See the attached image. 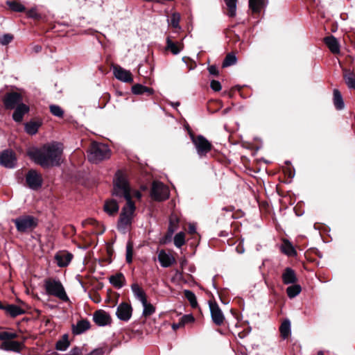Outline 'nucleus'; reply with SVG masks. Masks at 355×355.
Wrapping results in <instances>:
<instances>
[{
	"label": "nucleus",
	"mask_w": 355,
	"mask_h": 355,
	"mask_svg": "<svg viewBox=\"0 0 355 355\" xmlns=\"http://www.w3.org/2000/svg\"><path fill=\"white\" fill-rule=\"evenodd\" d=\"M112 195L123 198L126 200V205L122 208L117 223V229L125 233L132 224L136 207L132 200L128 181L125 175L120 171L116 172L114 178Z\"/></svg>",
	"instance_id": "1"
},
{
	"label": "nucleus",
	"mask_w": 355,
	"mask_h": 355,
	"mask_svg": "<svg viewBox=\"0 0 355 355\" xmlns=\"http://www.w3.org/2000/svg\"><path fill=\"white\" fill-rule=\"evenodd\" d=\"M62 153L61 144L52 143L45 144L40 148H35L29 150L28 155L36 164L46 168L59 165Z\"/></svg>",
	"instance_id": "2"
},
{
	"label": "nucleus",
	"mask_w": 355,
	"mask_h": 355,
	"mask_svg": "<svg viewBox=\"0 0 355 355\" xmlns=\"http://www.w3.org/2000/svg\"><path fill=\"white\" fill-rule=\"evenodd\" d=\"M44 288L47 295L54 296L64 302L69 301L65 289L59 279L52 278L44 279Z\"/></svg>",
	"instance_id": "3"
},
{
	"label": "nucleus",
	"mask_w": 355,
	"mask_h": 355,
	"mask_svg": "<svg viewBox=\"0 0 355 355\" xmlns=\"http://www.w3.org/2000/svg\"><path fill=\"white\" fill-rule=\"evenodd\" d=\"M87 156L90 162L97 164L110 157V150L105 144L93 142L88 150Z\"/></svg>",
	"instance_id": "4"
},
{
	"label": "nucleus",
	"mask_w": 355,
	"mask_h": 355,
	"mask_svg": "<svg viewBox=\"0 0 355 355\" xmlns=\"http://www.w3.org/2000/svg\"><path fill=\"white\" fill-rule=\"evenodd\" d=\"M17 337V334L14 332L1 331L0 332V349L4 351H10L14 352H20L22 349L23 344L19 341L13 340Z\"/></svg>",
	"instance_id": "5"
},
{
	"label": "nucleus",
	"mask_w": 355,
	"mask_h": 355,
	"mask_svg": "<svg viewBox=\"0 0 355 355\" xmlns=\"http://www.w3.org/2000/svg\"><path fill=\"white\" fill-rule=\"evenodd\" d=\"M190 137L200 157L206 156L211 150V144L204 136L199 135L196 137L193 134L190 133Z\"/></svg>",
	"instance_id": "6"
},
{
	"label": "nucleus",
	"mask_w": 355,
	"mask_h": 355,
	"mask_svg": "<svg viewBox=\"0 0 355 355\" xmlns=\"http://www.w3.org/2000/svg\"><path fill=\"white\" fill-rule=\"evenodd\" d=\"M151 196L157 201L166 200L169 197L168 188L162 182H154L151 189Z\"/></svg>",
	"instance_id": "7"
},
{
	"label": "nucleus",
	"mask_w": 355,
	"mask_h": 355,
	"mask_svg": "<svg viewBox=\"0 0 355 355\" xmlns=\"http://www.w3.org/2000/svg\"><path fill=\"white\" fill-rule=\"evenodd\" d=\"M17 230L19 232H24L37 225V223L32 216H23L13 220Z\"/></svg>",
	"instance_id": "8"
},
{
	"label": "nucleus",
	"mask_w": 355,
	"mask_h": 355,
	"mask_svg": "<svg viewBox=\"0 0 355 355\" xmlns=\"http://www.w3.org/2000/svg\"><path fill=\"white\" fill-rule=\"evenodd\" d=\"M26 182L31 189L37 190L42 187L43 180L40 173L34 169H31L26 175Z\"/></svg>",
	"instance_id": "9"
},
{
	"label": "nucleus",
	"mask_w": 355,
	"mask_h": 355,
	"mask_svg": "<svg viewBox=\"0 0 355 355\" xmlns=\"http://www.w3.org/2000/svg\"><path fill=\"white\" fill-rule=\"evenodd\" d=\"M22 96L20 94L12 92L5 94L3 98V103L6 110H13L19 104L23 103Z\"/></svg>",
	"instance_id": "10"
},
{
	"label": "nucleus",
	"mask_w": 355,
	"mask_h": 355,
	"mask_svg": "<svg viewBox=\"0 0 355 355\" xmlns=\"http://www.w3.org/2000/svg\"><path fill=\"white\" fill-rule=\"evenodd\" d=\"M17 164L15 153L10 150H5L0 154V165L8 168H13Z\"/></svg>",
	"instance_id": "11"
},
{
	"label": "nucleus",
	"mask_w": 355,
	"mask_h": 355,
	"mask_svg": "<svg viewBox=\"0 0 355 355\" xmlns=\"http://www.w3.org/2000/svg\"><path fill=\"white\" fill-rule=\"evenodd\" d=\"M132 306L128 303L122 302L118 306L116 315L120 320L128 322L132 316Z\"/></svg>",
	"instance_id": "12"
},
{
	"label": "nucleus",
	"mask_w": 355,
	"mask_h": 355,
	"mask_svg": "<svg viewBox=\"0 0 355 355\" xmlns=\"http://www.w3.org/2000/svg\"><path fill=\"white\" fill-rule=\"evenodd\" d=\"M211 317L214 323L218 326L221 325L225 320V316L217 303L209 302Z\"/></svg>",
	"instance_id": "13"
},
{
	"label": "nucleus",
	"mask_w": 355,
	"mask_h": 355,
	"mask_svg": "<svg viewBox=\"0 0 355 355\" xmlns=\"http://www.w3.org/2000/svg\"><path fill=\"white\" fill-rule=\"evenodd\" d=\"M115 78L123 83H132L133 78L132 73L120 66H115L113 69Z\"/></svg>",
	"instance_id": "14"
},
{
	"label": "nucleus",
	"mask_w": 355,
	"mask_h": 355,
	"mask_svg": "<svg viewBox=\"0 0 355 355\" xmlns=\"http://www.w3.org/2000/svg\"><path fill=\"white\" fill-rule=\"evenodd\" d=\"M13 110L14 112L12 115V120L16 123H21L23 121L24 115L29 112L30 107L23 103L19 104L18 106Z\"/></svg>",
	"instance_id": "15"
},
{
	"label": "nucleus",
	"mask_w": 355,
	"mask_h": 355,
	"mask_svg": "<svg viewBox=\"0 0 355 355\" xmlns=\"http://www.w3.org/2000/svg\"><path fill=\"white\" fill-rule=\"evenodd\" d=\"M54 258L56 264L60 268H64L69 264L73 258V255L69 252L60 251L55 254Z\"/></svg>",
	"instance_id": "16"
},
{
	"label": "nucleus",
	"mask_w": 355,
	"mask_h": 355,
	"mask_svg": "<svg viewBox=\"0 0 355 355\" xmlns=\"http://www.w3.org/2000/svg\"><path fill=\"white\" fill-rule=\"evenodd\" d=\"M93 320L100 327L105 326L110 324L111 321L110 315L101 310L97 311L94 313Z\"/></svg>",
	"instance_id": "17"
},
{
	"label": "nucleus",
	"mask_w": 355,
	"mask_h": 355,
	"mask_svg": "<svg viewBox=\"0 0 355 355\" xmlns=\"http://www.w3.org/2000/svg\"><path fill=\"white\" fill-rule=\"evenodd\" d=\"M157 259L161 266L163 268H168L175 262V259L171 254L166 253L164 250L159 252Z\"/></svg>",
	"instance_id": "18"
},
{
	"label": "nucleus",
	"mask_w": 355,
	"mask_h": 355,
	"mask_svg": "<svg viewBox=\"0 0 355 355\" xmlns=\"http://www.w3.org/2000/svg\"><path fill=\"white\" fill-rule=\"evenodd\" d=\"M282 278L283 283L286 285L295 284L297 281L295 270L290 267L284 269Z\"/></svg>",
	"instance_id": "19"
},
{
	"label": "nucleus",
	"mask_w": 355,
	"mask_h": 355,
	"mask_svg": "<svg viewBox=\"0 0 355 355\" xmlns=\"http://www.w3.org/2000/svg\"><path fill=\"white\" fill-rule=\"evenodd\" d=\"M324 42L331 53L334 54L340 53V44L334 36L330 35L324 37Z\"/></svg>",
	"instance_id": "20"
},
{
	"label": "nucleus",
	"mask_w": 355,
	"mask_h": 355,
	"mask_svg": "<svg viewBox=\"0 0 355 355\" xmlns=\"http://www.w3.org/2000/svg\"><path fill=\"white\" fill-rule=\"evenodd\" d=\"M1 309L5 311L7 314L12 318H15L25 313L21 307L12 304L6 306L3 305V308H1Z\"/></svg>",
	"instance_id": "21"
},
{
	"label": "nucleus",
	"mask_w": 355,
	"mask_h": 355,
	"mask_svg": "<svg viewBox=\"0 0 355 355\" xmlns=\"http://www.w3.org/2000/svg\"><path fill=\"white\" fill-rule=\"evenodd\" d=\"M90 328V323L87 320H79L76 324L72 325V333L80 335Z\"/></svg>",
	"instance_id": "22"
},
{
	"label": "nucleus",
	"mask_w": 355,
	"mask_h": 355,
	"mask_svg": "<svg viewBox=\"0 0 355 355\" xmlns=\"http://www.w3.org/2000/svg\"><path fill=\"white\" fill-rule=\"evenodd\" d=\"M132 92L135 95H142L146 94L147 96H152L154 94V89L150 87H148L141 84H135L132 87Z\"/></svg>",
	"instance_id": "23"
},
{
	"label": "nucleus",
	"mask_w": 355,
	"mask_h": 355,
	"mask_svg": "<svg viewBox=\"0 0 355 355\" xmlns=\"http://www.w3.org/2000/svg\"><path fill=\"white\" fill-rule=\"evenodd\" d=\"M103 209L105 212L112 216L116 214L119 211V206L115 200L110 199L105 201Z\"/></svg>",
	"instance_id": "24"
},
{
	"label": "nucleus",
	"mask_w": 355,
	"mask_h": 355,
	"mask_svg": "<svg viewBox=\"0 0 355 355\" xmlns=\"http://www.w3.org/2000/svg\"><path fill=\"white\" fill-rule=\"evenodd\" d=\"M109 280L110 283L116 288H122L125 282V277L121 272L110 276Z\"/></svg>",
	"instance_id": "25"
},
{
	"label": "nucleus",
	"mask_w": 355,
	"mask_h": 355,
	"mask_svg": "<svg viewBox=\"0 0 355 355\" xmlns=\"http://www.w3.org/2000/svg\"><path fill=\"white\" fill-rule=\"evenodd\" d=\"M41 125L42 122L40 121H30L24 123V130L27 134L34 135Z\"/></svg>",
	"instance_id": "26"
},
{
	"label": "nucleus",
	"mask_w": 355,
	"mask_h": 355,
	"mask_svg": "<svg viewBox=\"0 0 355 355\" xmlns=\"http://www.w3.org/2000/svg\"><path fill=\"white\" fill-rule=\"evenodd\" d=\"M131 290L135 298L140 301L141 303L147 300L144 291L139 286L137 283L131 285Z\"/></svg>",
	"instance_id": "27"
},
{
	"label": "nucleus",
	"mask_w": 355,
	"mask_h": 355,
	"mask_svg": "<svg viewBox=\"0 0 355 355\" xmlns=\"http://www.w3.org/2000/svg\"><path fill=\"white\" fill-rule=\"evenodd\" d=\"M333 96V103L336 109L338 110H343L345 107V103L340 91L337 89H334Z\"/></svg>",
	"instance_id": "28"
},
{
	"label": "nucleus",
	"mask_w": 355,
	"mask_h": 355,
	"mask_svg": "<svg viewBox=\"0 0 355 355\" xmlns=\"http://www.w3.org/2000/svg\"><path fill=\"white\" fill-rule=\"evenodd\" d=\"M343 78L349 89H355V74L350 70L344 69Z\"/></svg>",
	"instance_id": "29"
},
{
	"label": "nucleus",
	"mask_w": 355,
	"mask_h": 355,
	"mask_svg": "<svg viewBox=\"0 0 355 355\" xmlns=\"http://www.w3.org/2000/svg\"><path fill=\"white\" fill-rule=\"evenodd\" d=\"M279 331L282 337L284 339L287 338L291 334V321L288 319H285L281 324Z\"/></svg>",
	"instance_id": "30"
},
{
	"label": "nucleus",
	"mask_w": 355,
	"mask_h": 355,
	"mask_svg": "<svg viewBox=\"0 0 355 355\" xmlns=\"http://www.w3.org/2000/svg\"><path fill=\"white\" fill-rule=\"evenodd\" d=\"M281 250L284 254L289 257H295L297 255V252L293 245L287 240L284 241V243L281 246Z\"/></svg>",
	"instance_id": "31"
},
{
	"label": "nucleus",
	"mask_w": 355,
	"mask_h": 355,
	"mask_svg": "<svg viewBox=\"0 0 355 355\" xmlns=\"http://www.w3.org/2000/svg\"><path fill=\"white\" fill-rule=\"evenodd\" d=\"M227 7V15L230 17H234L236 15L237 0H224Z\"/></svg>",
	"instance_id": "32"
},
{
	"label": "nucleus",
	"mask_w": 355,
	"mask_h": 355,
	"mask_svg": "<svg viewBox=\"0 0 355 355\" xmlns=\"http://www.w3.org/2000/svg\"><path fill=\"white\" fill-rule=\"evenodd\" d=\"M263 6V0H249V8L254 13H259Z\"/></svg>",
	"instance_id": "33"
},
{
	"label": "nucleus",
	"mask_w": 355,
	"mask_h": 355,
	"mask_svg": "<svg viewBox=\"0 0 355 355\" xmlns=\"http://www.w3.org/2000/svg\"><path fill=\"white\" fill-rule=\"evenodd\" d=\"M301 291V286L295 283L286 288V293L289 298H293L298 295Z\"/></svg>",
	"instance_id": "34"
},
{
	"label": "nucleus",
	"mask_w": 355,
	"mask_h": 355,
	"mask_svg": "<svg viewBox=\"0 0 355 355\" xmlns=\"http://www.w3.org/2000/svg\"><path fill=\"white\" fill-rule=\"evenodd\" d=\"M141 304L144 306L142 315L144 317L150 316L155 312V307L152 304L148 303L147 300Z\"/></svg>",
	"instance_id": "35"
},
{
	"label": "nucleus",
	"mask_w": 355,
	"mask_h": 355,
	"mask_svg": "<svg viewBox=\"0 0 355 355\" xmlns=\"http://www.w3.org/2000/svg\"><path fill=\"white\" fill-rule=\"evenodd\" d=\"M69 346V342L68 340V336L64 334L61 340H59L55 345V348L59 351H65Z\"/></svg>",
	"instance_id": "36"
},
{
	"label": "nucleus",
	"mask_w": 355,
	"mask_h": 355,
	"mask_svg": "<svg viewBox=\"0 0 355 355\" xmlns=\"http://www.w3.org/2000/svg\"><path fill=\"white\" fill-rule=\"evenodd\" d=\"M6 4L12 11L20 12L25 10V6L17 1H7Z\"/></svg>",
	"instance_id": "37"
},
{
	"label": "nucleus",
	"mask_w": 355,
	"mask_h": 355,
	"mask_svg": "<svg viewBox=\"0 0 355 355\" xmlns=\"http://www.w3.org/2000/svg\"><path fill=\"white\" fill-rule=\"evenodd\" d=\"M166 49L172 52L173 54L177 55L181 51V48L178 46V45L173 42L170 37H167L166 38Z\"/></svg>",
	"instance_id": "38"
},
{
	"label": "nucleus",
	"mask_w": 355,
	"mask_h": 355,
	"mask_svg": "<svg viewBox=\"0 0 355 355\" xmlns=\"http://www.w3.org/2000/svg\"><path fill=\"white\" fill-rule=\"evenodd\" d=\"M184 297L187 300L190 302V304L192 308H196L198 306V302L196 300V295L193 292L190 290H184Z\"/></svg>",
	"instance_id": "39"
},
{
	"label": "nucleus",
	"mask_w": 355,
	"mask_h": 355,
	"mask_svg": "<svg viewBox=\"0 0 355 355\" xmlns=\"http://www.w3.org/2000/svg\"><path fill=\"white\" fill-rule=\"evenodd\" d=\"M237 58L235 55L228 53L223 62V67H227L236 63Z\"/></svg>",
	"instance_id": "40"
},
{
	"label": "nucleus",
	"mask_w": 355,
	"mask_h": 355,
	"mask_svg": "<svg viewBox=\"0 0 355 355\" xmlns=\"http://www.w3.org/2000/svg\"><path fill=\"white\" fill-rule=\"evenodd\" d=\"M173 241L174 245L177 248H181L185 243L184 234L182 232L176 234L174 236Z\"/></svg>",
	"instance_id": "41"
},
{
	"label": "nucleus",
	"mask_w": 355,
	"mask_h": 355,
	"mask_svg": "<svg viewBox=\"0 0 355 355\" xmlns=\"http://www.w3.org/2000/svg\"><path fill=\"white\" fill-rule=\"evenodd\" d=\"M180 21V15L178 12H174L171 15L170 18V24L174 28L180 29V26L179 25Z\"/></svg>",
	"instance_id": "42"
},
{
	"label": "nucleus",
	"mask_w": 355,
	"mask_h": 355,
	"mask_svg": "<svg viewBox=\"0 0 355 355\" xmlns=\"http://www.w3.org/2000/svg\"><path fill=\"white\" fill-rule=\"evenodd\" d=\"M49 110L51 113L55 116L61 118L64 115V111L59 105H51Z\"/></svg>",
	"instance_id": "43"
},
{
	"label": "nucleus",
	"mask_w": 355,
	"mask_h": 355,
	"mask_svg": "<svg viewBox=\"0 0 355 355\" xmlns=\"http://www.w3.org/2000/svg\"><path fill=\"white\" fill-rule=\"evenodd\" d=\"M133 245L130 241H128L126 245V254L125 259L127 263H130L132 261Z\"/></svg>",
	"instance_id": "44"
},
{
	"label": "nucleus",
	"mask_w": 355,
	"mask_h": 355,
	"mask_svg": "<svg viewBox=\"0 0 355 355\" xmlns=\"http://www.w3.org/2000/svg\"><path fill=\"white\" fill-rule=\"evenodd\" d=\"M13 36L11 34L6 33L0 37V44L2 45H7L12 42Z\"/></svg>",
	"instance_id": "45"
},
{
	"label": "nucleus",
	"mask_w": 355,
	"mask_h": 355,
	"mask_svg": "<svg viewBox=\"0 0 355 355\" xmlns=\"http://www.w3.org/2000/svg\"><path fill=\"white\" fill-rule=\"evenodd\" d=\"M195 320L194 317L191 314L184 315L180 321L182 322V324L184 326L185 324L192 322Z\"/></svg>",
	"instance_id": "46"
},
{
	"label": "nucleus",
	"mask_w": 355,
	"mask_h": 355,
	"mask_svg": "<svg viewBox=\"0 0 355 355\" xmlns=\"http://www.w3.org/2000/svg\"><path fill=\"white\" fill-rule=\"evenodd\" d=\"M210 87L214 92H219L222 88L220 83L215 80L211 81Z\"/></svg>",
	"instance_id": "47"
},
{
	"label": "nucleus",
	"mask_w": 355,
	"mask_h": 355,
	"mask_svg": "<svg viewBox=\"0 0 355 355\" xmlns=\"http://www.w3.org/2000/svg\"><path fill=\"white\" fill-rule=\"evenodd\" d=\"M27 15L29 17L33 19H39L40 17V14L36 11V9L32 8L28 11Z\"/></svg>",
	"instance_id": "48"
},
{
	"label": "nucleus",
	"mask_w": 355,
	"mask_h": 355,
	"mask_svg": "<svg viewBox=\"0 0 355 355\" xmlns=\"http://www.w3.org/2000/svg\"><path fill=\"white\" fill-rule=\"evenodd\" d=\"M209 73L214 76H218L219 71L216 65H211L208 67Z\"/></svg>",
	"instance_id": "49"
},
{
	"label": "nucleus",
	"mask_w": 355,
	"mask_h": 355,
	"mask_svg": "<svg viewBox=\"0 0 355 355\" xmlns=\"http://www.w3.org/2000/svg\"><path fill=\"white\" fill-rule=\"evenodd\" d=\"M81 354V349L78 347L72 348L70 351L71 355H80Z\"/></svg>",
	"instance_id": "50"
},
{
	"label": "nucleus",
	"mask_w": 355,
	"mask_h": 355,
	"mask_svg": "<svg viewBox=\"0 0 355 355\" xmlns=\"http://www.w3.org/2000/svg\"><path fill=\"white\" fill-rule=\"evenodd\" d=\"M184 327V325L182 324V322L180 320L179 322L178 323H173V325H172V328L173 330H177L178 329L180 328V327Z\"/></svg>",
	"instance_id": "51"
},
{
	"label": "nucleus",
	"mask_w": 355,
	"mask_h": 355,
	"mask_svg": "<svg viewBox=\"0 0 355 355\" xmlns=\"http://www.w3.org/2000/svg\"><path fill=\"white\" fill-rule=\"evenodd\" d=\"M196 227L193 225H190L189 226V232L190 234H193L196 232Z\"/></svg>",
	"instance_id": "52"
},
{
	"label": "nucleus",
	"mask_w": 355,
	"mask_h": 355,
	"mask_svg": "<svg viewBox=\"0 0 355 355\" xmlns=\"http://www.w3.org/2000/svg\"><path fill=\"white\" fill-rule=\"evenodd\" d=\"M41 50H42V47H41V46L35 45V46L33 47V51H34L35 53H38V52H40Z\"/></svg>",
	"instance_id": "53"
},
{
	"label": "nucleus",
	"mask_w": 355,
	"mask_h": 355,
	"mask_svg": "<svg viewBox=\"0 0 355 355\" xmlns=\"http://www.w3.org/2000/svg\"><path fill=\"white\" fill-rule=\"evenodd\" d=\"M187 263V260L185 259H183L180 261V266L182 268H183V266H184V264H186Z\"/></svg>",
	"instance_id": "54"
},
{
	"label": "nucleus",
	"mask_w": 355,
	"mask_h": 355,
	"mask_svg": "<svg viewBox=\"0 0 355 355\" xmlns=\"http://www.w3.org/2000/svg\"><path fill=\"white\" fill-rule=\"evenodd\" d=\"M230 109H231L230 107H227V108L223 110V114H226L230 110Z\"/></svg>",
	"instance_id": "55"
},
{
	"label": "nucleus",
	"mask_w": 355,
	"mask_h": 355,
	"mask_svg": "<svg viewBox=\"0 0 355 355\" xmlns=\"http://www.w3.org/2000/svg\"><path fill=\"white\" fill-rule=\"evenodd\" d=\"M288 176L290 178H293L294 177V173H293L292 171H289Z\"/></svg>",
	"instance_id": "56"
},
{
	"label": "nucleus",
	"mask_w": 355,
	"mask_h": 355,
	"mask_svg": "<svg viewBox=\"0 0 355 355\" xmlns=\"http://www.w3.org/2000/svg\"><path fill=\"white\" fill-rule=\"evenodd\" d=\"M172 105L173 106H179L180 105V103L179 102H176L175 103H173Z\"/></svg>",
	"instance_id": "57"
},
{
	"label": "nucleus",
	"mask_w": 355,
	"mask_h": 355,
	"mask_svg": "<svg viewBox=\"0 0 355 355\" xmlns=\"http://www.w3.org/2000/svg\"><path fill=\"white\" fill-rule=\"evenodd\" d=\"M137 198H140L141 197V193L139 192H137Z\"/></svg>",
	"instance_id": "58"
},
{
	"label": "nucleus",
	"mask_w": 355,
	"mask_h": 355,
	"mask_svg": "<svg viewBox=\"0 0 355 355\" xmlns=\"http://www.w3.org/2000/svg\"><path fill=\"white\" fill-rule=\"evenodd\" d=\"M176 274L181 275L182 273L180 272H179V270H176Z\"/></svg>",
	"instance_id": "59"
},
{
	"label": "nucleus",
	"mask_w": 355,
	"mask_h": 355,
	"mask_svg": "<svg viewBox=\"0 0 355 355\" xmlns=\"http://www.w3.org/2000/svg\"><path fill=\"white\" fill-rule=\"evenodd\" d=\"M318 355H324V354H323L322 352H319Z\"/></svg>",
	"instance_id": "60"
},
{
	"label": "nucleus",
	"mask_w": 355,
	"mask_h": 355,
	"mask_svg": "<svg viewBox=\"0 0 355 355\" xmlns=\"http://www.w3.org/2000/svg\"><path fill=\"white\" fill-rule=\"evenodd\" d=\"M168 230H169L171 233H173V230H171L170 227H169V228H168Z\"/></svg>",
	"instance_id": "61"
},
{
	"label": "nucleus",
	"mask_w": 355,
	"mask_h": 355,
	"mask_svg": "<svg viewBox=\"0 0 355 355\" xmlns=\"http://www.w3.org/2000/svg\"><path fill=\"white\" fill-rule=\"evenodd\" d=\"M286 164H290V162H289V161H286Z\"/></svg>",
	"instance_id": "62"
}]
</instances>
